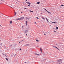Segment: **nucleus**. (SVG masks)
Segmentation results:
<instances>
[{"instance_id": "f257e3e1", "label": "nucleus", "mask_w": 64, "mask_h": 64, "mask_svg": "<svg viewBox=\"0 0 64 64\" xmlns=\"http://www.w3.org/2000/svg\"><path fill=\"white\" fill-rule=\"evenodd\" d=\"M57 62H61L62 61V60L60 59L59 60H57Z\"/></svg>"}, {"instance_id": "f03ea898", "label": "nucleus", "mask_w": 64, "mask_h": 64, "mask_svg": "<svg viewBox=\"0 0 64 64\" xmlns=\"http://www.w3.org/2000/svg\"><path fill=\"white\" fill-rule=\"evenodd\" d=\"M26 2L27 4H28V5H31V3H30L29 2Z\"/></svg>"}, {"instance_id": "7ed1b4c3", "label": "nucleus", "mask_w": 64, "mask_h": 64, "mask_svg": "<svg viewBox=\"0 0 64 64\" xmlns=\"http://www.w3.org/2000/svg\"><path fill=\"white\" fill-rule=\"evenodd\" d=\"M20 20H23V19H24V17H22L20 18Z\"/></svg>"}, {"instance_id": "20e7f679", "label": "nucleus", "mask_w": 64, "mask_h": 64, "mask_svg": "<svg viewBox=\"0 0 64 64\" xmlns=\"http://www.w3.org/2000/svg\"><path fill=\"white\" fill-rule=\"evenodd\" d=\"M53 47L54 48H56L57 49H58V50H59V48H58L56 46H53Z\"/></svg>"}, {"instance_id": "39448f33", "label": "nucleus", "mask_w": 64, "mask_h": 64, "mask_svg": "<svg viewBox=\"0 0 64 64\" xmlns=\"http://www.w3.org/2000/svg\"><path fill=\"white\" fill-rule=\"evenodd\" d=\"M16 20H21V19L20 18H16Z\"/></svg>"}, {"instance_id": "423d86ee", "label": "nucleus", "mask_w": 64, "mask_h": 64, "mask_svg": "<svg viewBox=\"0 0 64 64\" xmlns=\"http://www.w3.org/2000/svg\"><path fill=\"white\" fill-rule=\"evenodd\" d=\"M35 55H37V56H39L40 54H37L36 53H35Z\"/></svg>"}, {"instance_id": "0eeeda50", "label": "nucleus", "mask_w": 64, "mask_h": 64, "mask_svg": "<svg viewBox=\"0 0 64 64\" xmlns=\"http://www.w3.org/2000/svg\"><path fill=\"white\" fill-rule=\"evenodd\" d=\"M28 32V30H25L24 31V33H27Z\"/></svg>"}, {"instance_id": "6e6552de", "label": "nucleus", "mask_w": 64, "mask_h": 64, "mask_svg": "<svg viewBox=\"0 0 64 64\" xmlns=\"http://www.w3.org/2000/svg\"><path fill=\"white\" fill-rule=\"evenodd\" d=\"M27 23H28V22H27V21H26V26H27Z\"/></svg>"}, {"instance_id": "1a4fd4ad", "label": "nucleus", "mask_w": 64, "mask_h": 64, "mask_svg": "<svg viewBox=\"0 0 64 64\" xmlns=\"http://www.w3.org/2000/svg\"><path fill=\"white\" fill-rule=\"evenodd\" d=\"M46 19L48 22H49V21L48 20V19H47V18H46Z\"/></svg>"}, {"instance_id": "9d476101", "label": "nucleus", "mask_w": 64, "mask_h": 64, "mask_svg": "<svg viewBox=\"0 0 64 64\" xmlns=\"http://www.w3.org/2000/svg\"><path fill=\"white\" fill-rule=\"evenodd\" d=\"M40 51H41V52H42V48H40Z\"/></svg>"}, {"instance_id": "9b49d317", "label": "nucleus", "mask_w": 64, "mask_h": 64, "mask_svg": "<svg viewBox=\"0 0 64 64\" xmlns=\"http://www.w3.org/2000/svg\"><path fill=\"white\" fill-rule=\"evenodd\" d=\"M12 21H10V24H12Z\"/></svg>"}, {"instance_id": "f8f14e48", "label": "nucleus", "mask_w": 64, "mask_h": 64, "mask_svg": "<svg viewBox=\"0 0 64 64\" xmlns=\"http://www.w3.org/2000/svg\"><path fill=\"white\" fill-rule=\"evenodd\" d=\"M5 58L7 61H8V58Z\"/></svg>"}, {"instance_id": "ddd939ff", "label": "nucleus", "mask_w": 64, "mask_h": 64, "mask_svg": "<svg viewBox=\"0 0 64 64\" xmlns=\"http://www.w3.org/2000/svg\"><path fill=\"white\" fill-rule=\"evenodd\" d=\"M52 62V63L54 64V63H55V62Z\"/></svg>"}, {"instance_id": "4468645a", "label": "nucleus", "mask_w": 64, "mask_h": 64, "mask_svg": "<svg viewBox=\"0 0 64 64\" xmlns=\"http://www.w3.org/2000/svg\"><path fill=\"white\" fill-rule=\"evenodd\" d=\"M14 13H15V14H14V15H16V12H14Z\"/></svg>"}, {"instance_id": "2eb2a0df", "label": "nucleus", "mask_w": 64, "mask_h": 64, "mask_svg": "<svg viewBox=\"0 0 64 64\" xmlns=\"http://www.w3.org/2000/svg\"><path fill=\"white\" fill-rule=\"evenodd\" d=\"M30 12H33V11H32L30 10Z\"/></svg>"}, {"instance_id": "dca6fc26", "label": "nucleus", "mask_w": 64, "mask_h": 64, "mask_svg": "<svg viewBox=\"0 0 64 64\" xmlns=\"http://www.w3.org/2000/svg\"><path fill=\"white\" fill-rule=\"evenodd\" d=\"M47 12H48V13H50V14H51V12H49L48 11H47Z\"/></svg>"}, {"instance_id": "f3484780", "label": "nucleus", "mask_w": 64, "mask_h": 64, "mask_svg": "<svg viewBox=\"0 0 64 64\" xmlns=\"http://www.w3.org/2000/svg\"><path fill=\"white\" fill-rule=\"evenodd\" d=\"M40 3V2H38L37 3V4H39Z\"/></svg>"}, {"instance_id": "a211bd4d", "label": "nucleus", "mask_w": 64, "mask_h": 64, "mask_svg": "<svg viewBox=\"0 0 64 64\" xmlns=\"http://www.w3.org/2000/svg\"><path fill=\"white\" fill-rule=\"evenodd\" d=\"M36 41H37V42H39V41L38 40H36Z\"/></svg>"}, {"instance_id": "6ab92c4d", "label": "nucleus", "mask_w": 64, "mask_h": 64, "mask_svg": "<svg viewBox=\"0 0 64 64\" xmlns=\"http://www.w3.org/2000/svg\"><path fill=\"white\" fill-rule=\"evenodd\" d=\"M53 23H54V24H56V22H53Z\"/></svg>"}, {"instance_id": "aec40b11", "label": "nucleus", "mask_w": 64, "mask_h": 64, "mask_svg": "<svg viewBox=\"0 0 64 64\" xmlns=\"http://www.w3.org/2000/svg\"><path fill=\"white\" fill-rule=\"evenodd\" d=\"M29 45V44H26L25 45V46H28Z\"/></svg>"}, {"instance_id": "412c9836", "label": "nucleus", "mask_w": 64, "mask_h": 64, "mask_svg": "<svg viewBox=\"0 0 64 64\" xmlns=\"http://www.w3.org/2000/svg\"><path fill=\"white\" fill-rule=\"evenodd\" d=\"M56 29H58V27H57L56 28Z\"/></svg>"}, {"instance_id": "4be33fe9", "label": "nucleus", "mask_w": 64, "mask_h": 64, "mask_svg": "<svg viewBox=\"0 0 64 64\" xmlns=\"http://www.w3.org/2000/svg\"><path fill=\"white\" fill-rule=\"evenodd\" d=\"M24 9H27V8H24Z\"/></svg>"}, {"instance_id": "5701e85b", "label": "nucleus", "mask_w": 64, "mask_h": 64, "mask_svg": "<svg viewBox=\"0 0 64 64\" xmlns=\"http://www.w3.org/2000/svg\"><path fill=\"white\" fill-rule=\"evenodd\" d=\"M44 9L46 10V11H47V10L46 9Z\"/></svg>"}, {"instance_id": "b1692460", "label": "nucleus", "mask_w": 64, "mask_h": 64, "mask_svg": "<svg viewBox=\"0 0 64 64\" xmlns=\"http://www.w3.org/2000/svg\"><path fill=\"white\" fill-rule=\"evenodd\" d=\"M54 32H56V31L55 30H54Z\"/></svg>"}, {"instance_id": "393cba45", "label": "nucleus", "mask_w": 64, "mask_h": 64, "mask_svg": "<svg viewBox=\"0 0 64 64\" xmlns=\"http://www.w3.org/2000/svg\"><path fill=\"white\" fill-rule=\"evenodd\" d=\"M36 18L37 19H39V18H38V17H36Z\"/></svg>"}, {"instance_id": "a878e982", "label": "nucleus", "mask_w": 64, "mask_h": 64, "mask_svg": "<svg viewBox=\"0 0 64 64\" xmlns=\"http://www.w3.org/2000/svg\"><path fill=\"white\" fill-rule=\"evenodd\" d=\"M64 5H61V6H64Z\"/></svg>"}, {"instance_id": "bb28decb", "label": "nucleus", "mask_w": 64, "mask_h": 64, "mask_svg": "<svg viewBox=\"0 0 64 64\" xmlns=\"http://www.w3.org/2000/svg\"><path fill=\"white\" fill-rule=\"evenodd\" d=\"M42 19H44V18H43V17H42Z\"/></svg>"}, {"instance_id": "cd10ccee", "label": "nucleus", "mask_w": 64, "mask_h": 64, "mask_svg": "<svg viewBox=\"0 0 64 64\" xmlns=\"http://www.w3.org/2000/svg\"><path fill=\"white\" fill-rule=\"evenodd\" d=\"M22 28H23V27H24V26H22Z\"/></svg>"}, {"instance_id": "c85d7f7f", "label": "nucleus", "mask_w": 64, "mask_h": 64, "mask_svg": "<svg viewBox=\"0 0 64 64\" xmlns=\"http://www.w3.org/2000/svg\"><path fill=\"white\" fill-rule=\"evenodd\" d=\"M24 41V40H22L21 42H22V41Z\"/></svg>"}, {"instance_id": "c756f323", "label": "nucleus", "mask_w": 64, "mask_h": 64, "mask_svg": "<svg viewBox=\"0 0 64 64\" xmlns=\"http://www.w3.org/2000/svg\"><path fill=\"white\" fill-rule=\"evenodd\" d=\"M34 23H35V24H36V22H34Z\"/></svg>"}, {"instance_id": "7c9ffc66", "label": "nucleus", "mask_w": 64, "mask_h": 64, "mask_svg": "<svg viewBox=\"0 0 64 64\" xmlns=\"http://www.w3.org/2000/svg\"><path fill=\"white\" fill-rule=\"evenodd\" d=\"M44 34L45 35H46V34Z\"/></svg>"}, {"instance_id": "2f4dec72", "label": "nucleus", "mask_w": 64, "mask_h": 64, "mask_svg": "<svg viewBox=\"0 0 64 64\" xmlns=\"http://www.w3.org/2000/svg\"><path fill=\"white\" fill-rule=\"evenodd\" d=\"M26 36H28V35H27V34H26Z\"/></svg>"}, {"instance_id": "473e14b6", "label": "nucleus", "mask_w": 64, "mask_h": 64, "mask_svg": "<svg viewBox=\"0 0 64 64\" xmlns=\"http://www.w3.org/2000/svg\"><path fill=\"white\" fill-rule=\"evenodd\" d=\"M20 50H21V48H20Z\"/></svg>"}, {"instance_id": "72a5a7b5", "label": "nucleus", "mask_w": 64, "mask_h": 64, "mask_svg": "<svg viewBox=\"0 0 64 64\" xmlns=\"http://www.w3.org/2000/svg\"><path fill=\"white\" fill-rule=\"evenodd\" d=\"M44 20H45V18H44Z\"/></svg>"}, {"instance_id": "f704fd0d", "label": "nucleus", "mask_w": 64, "mask_h": 64, "mask_svg": "<svg viewBox=\"0 0 64 64\" xmlns=\"http://www.w3.org/2000/svg\"><path fill=\"white\" fill-rule=\"evenodd\" d=\"M0 26H1V24H0Z\"/></svg>"}, {"instance_id": "c9c22d12", "label": "nucleus", "mask_w": 64, "mask_h": 64, "mask_svg": "<svg viewBox=\"0 0 64 64\" xmlns=\"http://www.w3.org/2000/svg\"><path fill=\"white\" fill-rule=\"evenodd\" d=\"M28 6H30V5H28Z\"/></svg>"}, {"instance_id": "e433bc0d", "label": "nucleus", "mask_w": 64, "mask_h": 64, "mask_svg": "<svg viewBox=\"0 0 64 64\" xmlns=\"http://www.w3.org/2000/svg\"><path fill=\"white\" fill-rule=\"evenodd\" d=\"M2 43H1V45H2Z\"/></svg>"}, {"instance_id": "4c0bfd02", "label": "nucleus", "mask_w": 64, "mask_h": 64, "mask_svg": "<svg viewBox=\"0 0 64 64\" xmlns=\"http://www.w3.org/2000/svg\"><path fill=\"white\" fill-rule=\"evenodd\" d=\"M5 56H6V57H7V56H6V55H5Z\"/></svg>"}, {"instance_id": "58836bf2", "label": "nucleus", "mask_w": 64, "mask_h": 64, "mask_svg": "<svg viewBox=\"0 0 64 64\" xmlns=\"http://www.w3.org/2000/svg\"><path fill=\"white\" fill-rule=\"evenodd\" d=\"M59 64H61V63H59Z\"/></svg>"}, {"instance_id": "ea45409f", "label": "nucleus", "mask_w": 64, "mask_h": 64, "mask_svg": "<svg viewBox=\"0 0 64 64\" xmlns=\"http://www.w3.org/2000/svg\"><path fill=\"white\" fill-rule=\"evenodd\" d=\"M21 13H22V12H21Z\"/></svg>"}, {"instance_id": "a19ab883", "label": "nucleus", "mask_w": 64, "mask_h": 64, "mask_svg": "<svg viewBox=\"0 0 64 64\" xmlns=\"http://www.w3.org/2000/svg\"><path fill=\"white\" fill-rule=\"evenodd\" d=\"M25 0L26 1H27V0Z\"/></svg>"}, {"instance_id": "79ce46f5", "label": "nucleus", "mask_w": 64, "mask_h": 64, "mask_svg": "<svg viewBox=\"0 0 64 64\" xmlns=\"http://www.w3.org/2000/svg\"><path fill=\"white\" fill-rule=\"evenodd\" d=\"M42 12L41 13V14H42Z\"/></svg>"}, {"instance_id": "37998d69", "label": "nucleus", "mask_w": 64, "mask_h": 64, "mask_svg": "<svg viewBox=\"0 0 64 64\" xmlns=\"http://www.w3.org/2000/svg\"><path fill=\"white\" fill-rule=\"evenodd\" d=\"M20 42H19V43H20Z\"/></svg>"}, {"instance_id": "c03bdc74", "label": "nucleus", "mask_w": 64, "mask_h": 64, "mask_svg": "<svg viewBox=\"0 0 64 64\" xmlns=\"http://www.w3.org/2000/svg\"><path fill=\"white\" fill-rule=\"evenodd\" d=\"M0 47H1V46H0Z\"/></svg>"}, {"instance_id": "a18cd8bd", "label": "nucleus", "mask_w": 64, "mask_h": 64, "mask_svg": "<svg viewBox=\"0 0 64 64\" xmlns=\"http://www.w3.org/2000/svg\"><path fill=\"white\" fill-rule=\"evenodd\" d=\"M25 63H26V62H25Z\"/></svg>"}, {"instance_id": "49530a36", "label": "nucleus", "mask_w": 64, "mask_h": 64, "mask_svg": "<svg viewBox=\"0 0 64 64\" xmlns=\"http://www.w3.org/2000/svg\"><path fill=\"white\" fill-rule=\"evenodd\" d=\"M60 7H61V6H60Z\"/></svg>"}]
</instances>
